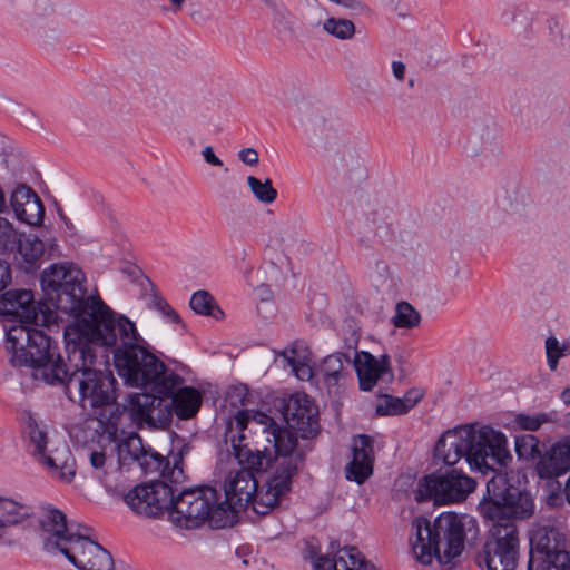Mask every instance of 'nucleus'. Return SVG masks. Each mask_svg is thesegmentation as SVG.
Returning <instances> with one entry per match:
<instances>
[{"mask_svg":"<svg viewBox=\"0 0 570 570\" xmlns=\"http://www.w3.org/2000/svg\"><path fill=\"white\" fill-rule=\"evenodd\" d=\"M546 350L549 367L551 370H556L559 358L563 356V352L559 346L558 340L556 337H549L546 341Z\"/></svg>","mask_w":570,"mask_h":570,"instance_id":"nucleus-39","label":"nucleus"},{"mask_svg":"<svg viewBox=\"0 0 570 570\" xmlns=\"http://www.w3.org/2000/svg\"><path fill=\"white\" fill-rule=\"evenodd\" d=\"M17 236L18 234L12 224L8 219L0 217V248L12 249L16 245Z\"/></svg>","mask_w":570,"mask_h":570,"instance_id":"nucleus-37","label":"nucleus"},{"mask_svg":"<svg viewBox=\"0 0 570 570\" xmlns=\"http://www.w3.org/2000/svg\"><path fill=\"white\" fill-rule=\"evenodd\" d=\"M564 495H566L568 503H570V478L567 480V483H566Z\"/></svg>","mask_w":570,"mask_h":570,"instance_id":"nucleus-51","label":"nucleus"},{"mask_svg":"<svg viewBox=\"0 0 570 570\" xmlns=\"http://www.w3.org/2000/svg\"><path fill=\"white\" fill-rule=\"evenodd\" d=\"M561 399L564 402V404L570 405V389H566L561 393Z\"/></svg>","mask_w":570,"mask_h":570,"instance_id":"nucleus-49","label":"nucleus"},{"mask_svg":"<svg viewBox=\"0 0 570 570\" xmlns=\"http://www.w3.org/2000/svg\"><path fill=\"white\" fill-rule=\"evenodd\" d=\"M421 322L420 313L405 301L399 302L395 306V313L392 323L397 328H413Z\"/></svg>","mask_w":570,"mask_h":570,"instance_id":"nucleus-30","label":"nucleus"},{"mask_svg":"<svg viewBox=\"0 0 570 570\" xmlns=\"http://www.w3.org/2000/svg\"><path fill=\"white\" fill-rule=\"evenodd\" d=\"M519 547V531L514 522L493 524L480 557L488 570H515Z\"/></svg>","mask_w":570,"mask_h":570,"instance_id":"nucleus-14","label":"nucleus"},{"mask_svg":"<svg viewBox=\"0 0 570 570\" xmlns=\"http://www.w3.org/2000/svg\"><path fill=\"white\" fill-rule=\"evenodd\" d=\"M189 305L196 314L210 316L215 320L224 317V312L217 305L213 295L207 291L195 292L190 297Z\"/></svg>","mask_w":570,"mask_h":570,"instance_id":"nucleus-28","label":"nucleus"},{"mask_svg":"<svg viewBox=\"0 0 570 570\" xmlns=\"http://www.w3.org/2000/svg\"><path fill=\"white\" fill-rule=\"evenodd\" d=\"M101 428H116L117 425V420L114 417V415H111L110 420H109V423H102L101 421L99 422Z\"/></svg>","mask_w":570,"mask_h":570,"instance_id":"nucleus-50","label":"nucleus"},{"mask_svg":"<svg viewBox=\"0 0 570 570\" xmlns=\"http://www.w3.org/2000/svg\"><path fill=\"white\" fill-rule=\"evenodd\" d=\"M392 70H393V75H394V77H395L399 81L404 80V76H405V65H404L402 61H393V62H392Z\"/></svg>","mask_w":570,"mask_h":570,"instance_id":"nucleus-45","label":"nucleus"},{"mask_svg":"<svg viewBox=\"0 0 570 570\" xmlns=\"http://www.w3.org/2000/svg\"><path fill=\"white\" fill-rule=\"evenodd\" d=\"M535 470L541 479H552L570 471V436L562 438L547 451Z\"/></svg>","mask_w":570,"mask_h":570,"instance_id":"nucleus-21","label":"nucleus"},{"mask_svg":"<svg viewBox=\"0 0 570 570\" xmlns=\"http://www.w3.org/2000/svg\"><path fill=\"white\" fill-rule=\"evenodd\" d=\"M323 29L338 39H350L355 32V26L347 19L328 18L323 23Z\"/></svg>","mask_w":570,"mask_h":570,"instance_id":"nucleus-36","label":"nucleus"},{"mask_svg":"<svg viewBox=\"0 0 570 570\" xmlns=\"http://www.w3.org/2000/svg\"><path fill=\"white\" fill-rule=\"evenodd\" d=\"M373 443L374 439L367 434L353 438L352 459L344 469L346 480L363 484L373 474L375 459Z\"/></svg>","mask_w":570,"mask_h":570,"instance_id":"nucleus-18","label":"nucleus"},{"mask_svg":"<svg viewBox=\"0 0 570 570\" xmlns=\"http://www.w3.org/2000/svg\"><path fill=\"white\" fill-rule=\"evenodd\" d=\"M0 315L18 317L21 324L17 326H23L30 331L33 328L27 326L28 324L49 326L58 318L56 311L49 306L47 301L35 304L32 292L28 289L6 292L0 298ZM11 328L12 326L6 332V341Z\"/></svg>","mask_w":570,"mask_h":570,"instance_id":"nucleus-15","label":"nucleus"},{"mask_svg":"<svg viewBox=\"0 0 570 570\" xmlns=\"http://www.w3.org/2000/svg\"><path fill=\"white\" fill-rule=\"evenodd\" d=\"M11 281L10 266L7 263L0 262V292L3 291Z\"/></svg>","mask_w":570,"mask_h":570,"instance_id":"nucleus-42","label":"nucleus"},{"mask_svg":"<svg viewBox=\"0 0 570 570\" xmlns=\"http://www.w3.org/2000/svg\"><path fill=\"white\" fill-rule=\"evenodd\" d=\"M21 421L26 424V428H38L37 421L32 413L29 411H22L20 414Z\"/></svg>","mask_w":570,"mask_h":570,"instance_id":"nucleus-46","label":"nucleus"},{"mask_svg":"<svg viewBox=\"0 0 570 570\" xmlns=\"http://www.w3.org/2000/svg\"><path fill=\"white\" fill-rule=\"evenodd\" d=\"M475 485L476 482L472 478L452 469L442 474L424 476L419 483L417 500H433L435 504L461 502Z\"/></svg>","mask_w":570,"mask_h":570,"instance_id":"nucleus-13","label":"nucleus"},{"mask_svg":"<svg viewBox=\"0 0 570 570\" xmlns=\"http://www.w3.org/2000/svg\"><path fill=\"white\" fill-rule=\"evenodd\" d=\"M32 508L8 498H0V544L11 546L12 528L32 515Z\"/></svg>","mask_w":570,"mask_h":570,"instance_id":"nucleus-22","label":"nucleus"},{"mask_svg":"<svg viewBox=\"0 0 570 570\" xmlns=\"http://www.w3.org/2000/svg\"><path fill=\"white\" fill-rule=\"evenodd\" d=\"M229 395L236 396L240 404V409L230 415L237 428H247L250 423L264 428H314L318 424V407L303 392L266 396L257 407H250V394L245 385L233 386Z\"/></svg>","mask_w":570,"mask_h":570,"instance_id":"nucleus-6","label":"nucleus"},{"mask_svg":"<svg viewBox=\"0 0 570 570\" xmlns=\"http://www.w3.org/2000/svg\"><path fill=\"white\" fill-rule=\"evenodd\" d=\"M360 243H361L362 245H364L365 247H370V242H368V239H365V238L361 237V238H360Z\"/></svg>","mask_w":570,"mask_h":570,"instance_id":"nucleus-54","label":"nucleus"},{"mask_svg":"<svg viewBox=\"0 0 570 570\" xmlns=\"http://www.w3.org/2000/svg\"><path fill=\"white\" fill-rule=\"evenodd\" d=\"M470 436L468 430H445L434 446V458L445 465H454L462 458L468 460Z\"/></svg>","mask_w":570,"mask_h":570,"instance_id":"nucleus-19","label":"nucleus"},{"mask_svg":"<svg viewBox=\"0 0 570 570\" xmlns=\"http://www.w3.org/2000/svg\"><path fill=\"white\" fill-rule=\"evenodd\" d=\"M557 412L538 413L534 415L515 414L513 423L517 428H541L543 424H559Z\"/></svg>","mask_w":570,"mask_h":570,"instance_id":"nucleus-34","label":"nucleus"},{"mask_svg":"<svg viewBox=\"0 0 570 570\" xmlns=\"http://www.w3.org/2000/svg\"><path fill=\"white\" fill-rule=\"evenodd\" d=\"M163 316L169 323H175V324L181 323L180 316L178 315V313L173 307L168 312H166Z\"/></svg>","mask_w":570,"mask_h":570,"instance_id":"nucleus-47","label":"nucleus"},{"mask_svg":"<svg viewBox=\"0 0 570 570\" xmlns=\"http://www.w3.org/2000/svg\"><path fill=\"white\" fill-rule=\"evenodd\" d=\"M354 364L362 391H372L379 380L385 382L394 380L391 358L387 354L376 357L370 352L362 351L356 353Z\"/></svg>","mask_w":570,"mask_h":570,"instance_id":"nucleus-17","label":"nucleus"},{"mask_svg":"<svg viewBox=\"0 0 570 570\" xmlns=\"http://www.w3.org/2000/svg\"><path fill=\"white\" fill-rule=\"evenodd\" d=\"M239 159L249 166L258 164V153L254 148H244L238 153Z\"/></svg>","mask_w":570,"mask_h":570,"instance_id":"nucleus-40","label":"nucleus"},{"mask_svg":"<svg viewBox=\"0 0 570 570\" xmlns=\"http://www.w3.org/2000/svg\"><path fill=\"white\" fill-rule=\"evenodd\" d=\"M298 430H264L273 438L275 448V469L265 485L259 490L256 473L264 472L271 465V459L265 450L249 446L244 430H225L224 441L230 443L234 458L240 465L230 470L224 482L225 500L234 512V523L237 513L252 504L253 510L261 515L267 514L281 503L292 488V479L297 472L302 454L295 453L298 444ZM302 439L315 438L321 430H301ZM269 440V436H267Z\"/></svg>","mask_w":570,"mask_h":570,"instance_id":"nucleus-3","label":"nucleus"},{"mask_svg":"<svg viewBox=\"0 0 570 570\" xmlns=\"http://www.w3.org/2000/svg\"><path fill=\"white\" fill-rule=\"evenodd\" d=\"M169 520L181 529H196L206 521L210 528L223 529L234 524V512L227 503L219 501L215 488L203 485L173 494Z\"/></svg>","mask_w":570,"mask_h":570,"instance_id":"nucleus-9","label":"nucleus"},{"mask_svg":"<svg viewBox=\"0 0 570 570\" xmlns=\"http://www.w3.org/2000/svg\"><path fill=\"white\" fill-rule=\"evenodd\" d=\"M21 440L27 453L43 469L71 482L76 475V460L66 442L49 430H22Z\"/></svg>","mask_w":570,"mask_h":570,"instance_id":"nucleus-10","label":"nucleus"},{"mask_svg":"<svg viewBox=\"0 0 570 570\" xmlns=\"http://www.w3.org/2000/svg\"><path fill=\"white\" fill-rule=\"evenodd\" d=\"M424 392L419 387L410 389L403 397L385 395L383 401L376 406L379 415H400L407 413L423 397Z\"/></svg>","mask_w":570,"mask_h":570,"instance_id":"nucleus-25","label":"nucleus"},{"mask_svg":"<svg viewBox=\"0 0 570 570\" xmlns=\"http://www.w3.org/2000/svg\"><path fill=\"white\" fill-rule=\"evenodd\" d=\"M481 514L493 522V524L513 522L509 518L507 500H492L483 498L479 504Z\"/></svg>","mask_w":570,"mask_h":570,"instance_id":"nucleus-29","label":"nucleus"},{"mask_svg":"<svg viewBox=\"0 0 570 570\" xmlns=\"http://www.w3.org/2000/svg\"><path fill=\"white\" fill-rule=\"evenodd\" d=\"M288 363L292 365L293 370L296 372V376L301 380H309L313 376L312 368L305 364L296 365L293 358H288Z\"/></svg>","mask_w":570,"mask_h":570,"instance_id":"nucleus-41","label":"nucleus"},{"mask_svg":"<svg viewBox=\"0 0 570 570\" xmlns=\"http://www.w3.org/2000/svg\"><path fill=\"white\" fill-rule=\"evenodd\" d=\"M17 254L14 256L20 268L32 273L40 267L45 253L43 242L35 234H19L16 238Z\"/></svg>","mask_w":570,"mask_h":570,"instance_id":"nucleus-23","label":"nucleus"},{"mask_svg":"<svg viewBox=\"0 0 570 570\" xmlns=\"http://www.w3.org/2000/svg\"><path fill=\"white\" fill-rule=\"evenodd\" d=\"M528 570H570L566 535L550 524H535L529 533Z\"/></svg>","mask_w":570,"mask_h":570,"instance_id":"nucleus-11","label":"nucleus"},{"mask_svg":"<svg viewBox=\"0 0 570 570\" xmlns=\"http://www.w3.org/2000/svg\"><path fill=\"white\" fill-rule=\"evenodd\" d=\"M468 464L472 471L488 475L495 466L507 469L512 462L507 438L500 430H468Z\"/></svg>","mask_w":570,"mask_h":570,"instance_id":"nucleus-12","label":"nucleus"},{"mask_svg":"<svg viewBox=\"0 0 570 570\" xmlns=\"http://www.w3.org/2000/svg\"><path fill=\"white\" fill-rule=\"evenodd\" d=\"M322 373L327 387L336 386L344 376L341 356L338 354L326 356L323 361Z\"/></svg>","mask_w":570,"mask_h":570,"instance_id":"nucleus-33","label":"nucleus"},{"mask_svg":"<svg viewBox=\"0 0 570 570\" xmlns=\"http://www.w3.org/2000/svg\"><path fill=\"white\" fill-rule=\"evenodd\" d=\"M49 533L43 546L48 551L58 550L79 570H111L114 560L109 551L91 539V528L85 532L67 527L66 514L58 509L48 511L40 522Z\"/></svg>","mask_w":570,"mask_h":570,"instance_id":"nucleus-8","label":"nucleus"},{"mask_svg":"<svg viewBox=\"0 0 570 570\" xmlns=\"http://www.w3.org/2000/svg\"><path fill=\"white\" fill-rule=\"evenodd\" d=\"M35 194L33 189L27 185L17 186L10 196V205L13 212L16 213L17 209H21L23 204L28 203Z\"/></svg>","mask_w":570,"mask_h":570,"instance_id":"nucleus-38","label":"nucleus"},{"mask_svg":"<svg viewBox=\"0 0 570 570\" xmlns=\"http://www.w3.org/2000/svg\"><path fill=\"white\" fill-rule=\"evenodd\" d=\"M179 384L173 394L166 399L171 397V413L174 412L180 420H188L197 414L202 405V394L198 390L191 386L180 387Z\"/></svg>","mask_w":570,"mask_h":570,"instance_id":"nucleus-24","label":"nucleus"},{"mask_svg":"<svg viewBox=\"0 0 570 570\" xmlns=\"http://www.w3.org/2000/svg\"><path fill=\"white\" fill-rule=\"evenodd\" d=\"M83 272L72 264H55L45 269L41 288L50 307L73 316V323L65 331V336L75 333L97 335L96 326L112 311L99 295H88Z\"/></svg>","mask_w":570,"mask_h":570,"instance_id":"nucleus-5","label":"nucleus"},{"mask_svg":"<svg viewBox=\"0 0 570 570\" xmlns=\"http://www.w3.org/2000/svg\"><path fill=\"white\" fill-rule=\"evenodd\" d=\"M106 320L97 324V335L86 336L94 344L112 348L115 367L127 385L168 396L183 384L180 375L168 371L163 361L139 344L136 326L128 317H116L111 311Z\"/></svg>","mask_w":570,"mask_h":570,"instance_id":"nucleus-4","label":"nucleus"},{"mask_svg":"<svg viewBox=\"0 0 570 570\" xmlns=\"http://www.w3.org/2000/svg\"><path fill=\"white\" fill-rule=\"evenodd\" d=\"M515 453L520 459L540 460L543 455L540 451V441L532 434L515 436Z\"/></svg>","mask_w":570,"mask_h":570,"instance_id":"nucleus-32","label":"nucleus"},{"mask_svg":"<svg viewBox=\"0 0 570 570\" xmlns=\"http://www.w3.org/2000/svg\"><path fill=\"white\" fill-rule=\"evenodd\" d=\"M313 570H377L365 560L355 547L338 549L334 554H323L313 561Z\"/></svg>","mask_w":570,"mask_h":570,"instance_id":"nucleus-20","label":"nucleus"},{"mask_svg":"<svg viewBox=\"0 0 570 570\" xmlns=\"http://www.w3.org/2000/svg\"><path fill=\"white\" fill-rule=\"evenodd\" d=\"M492 476L487 481L485 493L483 498L492 500H507V497L513 491L514 487L509 484L507 469L495 466L494 471H490Z\"/></svg>","mask_w":570,"mask_h":570,"instance_id":"nucleus-27","label":"nucleus"},{"mask_svg":"<svg viewBox=\"0 0 570 570\" xmlns=\"http://www.w3.org/2000/svg\"><path fill=\"white\" fill-rule=\"evenodd\" d=\"M66 337L67 360L56 341L40 330L14 326L8 332L7 353L14 367L32 368V376L50 385L77 392L82 407H102L116 401L117 380L108 368V356L98 355L100 344L80 333Z\"/></svg>","mask_w":570,"mask_h":570,"instance_id":"nucleus-1","label":"nucleus"},{"mask_svg":"<svg viewBox=\"0 0 570 570\" xmlns=\"http://www.w3.org/2000/svg\"><path fill=\"white\" fill-rule=\"evenodd\" d=\"M171 440L173 466L165 462L163 455L147 450L136 431L126 430H70V439L81 454L88 458L91 468L99 474L106 473L107 449L112 448L119 462L131 459L145 474L159 472L163 480L139 484L128 491L124 501L136 514L156 518L164 512L169 514L173 494L178 491L169 483L178 484L184 480L181 461L189 446L168 430Z\"/></svg>","mask_w":570,"mask_h":570,"instance_id":"nucleus-2","label":"nucleus"},{"mask_svg":"<svg viewBox=\"0 0 570 570\" xmlns=\"http://www.w3.org/2000/svg\"><path fill=\"white\" fill-rule=\"evenodd\" d=\"M202 155L207 164L216 167L223 166V161L215 155L210 146L205 147Z\"/></svg>","mask_w":570,"mask_h":570,"instance_id":"nucleus-43","label":"nucleus"},{"mask_svg":"<svg viewBox=\"0 0 570 570\" xmlns=\"http://www.w3.org/2000/svg\"><path fill=\"white\" fill-rule=\"evenodd\" d=\"M509 518L528 519L534 513V502L531 494L517 488L507 497Z\"/></svg>","mask_w":570,"mask_h":570,"instance_id":"nucleus-26","label":"nucleus"},{"mask_svg":"<svg viewBox=\"0 0 570 570\" xmlns=\"http://www.w3.org/2000/svg\"><path fill=\"white\" fill-rule=\"evenodd\" d=\"M73 525V531H81V532H85V528H87L86 525H82V524H79V523H67V527H71Z\"/></svg>","mask_w":570,"mask_h":570,"instance_id":"nucleus-52","label":"nucleus"},{"mask_svg":"<svg viewBox=\"0 0 570 570\" xmlns=\"http://www.w3.org/2000/svg\"><path fill=\"white\" fill-rule=\"evenodd\" d=\"M167 396L147 391L145 393H134L129 396L128 404L124 405V411L137 428H167L171 419V411L168 405L161 406L163 400Z\"/></svg>","mask_w":570,"mask_h":570,"instance_id":"nucleus-16","label":"nucleus"},{"mask_svg":"<svg viewBox=\"0 0 570 570\" xmlns=\"http://www.w3.org/2000/svg\"><path fill=\"white\" fill-rule=\"evenodd\" d=\"M16 217L29 225H38L43 222L45 207L37 194H35L23 207L17 209Z\"/></svg>","mask_w":570,"mask_h":570,"instance_id":"nucleus-31","label":"nucleus"},{"mask_svg":"<svg viewBox=\"0 0 570 570\" xmlns=\"http://www.w3.org/2000/svg\"><path fill=\"white\" fill-rule=\"evenodd\" d=\"M247 184L254 196L262 203L271 204L277 197V190L273 187L269 178L261 181L255 176H248Z\"/></svg>","mask_w":570,"mask_h":570,"instance_id":"nucleus-35","label":"nucleus"},{"mask_svg":"<svg viewBox=\"0 0 570 570\" xmlns=\"http://www.w3.org/2000/svg\"><path fill=\"white\" fill-rule=\"evenodd\" d=\"M454 428H468V429H471V428H491V426L490 425L480 424L479 422H470V423H465V424L455 425Z\"/></svg>","mask_w":570,"mask_h":570,"instance_id":"nucleus-48","label":"nucleus"},{"mask_svg":"<svg viewBox=\"0 0 570 570\" xmlns=\"http://www.w3.org/2000/svg\"><path fill=\"white\" fill-rule=\"evenodd\" d=\"M415 541L412 550L423 564H431L435 558L440 563H449L460 556L464 549L466 533L478 532L473 518L453 512L442 513L431 522L425 517L413 521Z\"/></svg>","mask_w":570,"mask_h":570,"instance_id":"nucleus-7","label":"nucleus"},{"mask_svg":"<svg viewBox=\"0 0 570 570\" xmlns=\"http://www.w3.org/2000/svg\"><path fill=\"white\" fill-rule=\"evenodd\" d=\"M153 304L154 307L163 315L171 308L167 301L161 296H154Z\"/></svg>","mask_w":570,"mask_h":570,"instance_id":"nucleus-44","label":"nucleus"},{"mask_svg":"<svg viewBox=\"0 0 570 570\" xmlns=\"http://www.w3.org/2000/svg\"><path fill=\"white\" fill-rule=\"evenodd\" d=\"M4 194L2 191V189L0 188V212L2 210V208L4 207Z\"/></svg>","mask_w":570,"mask_h":570,"instance_id":"nucleus-53","label":"nucleus"}]
</instances>
